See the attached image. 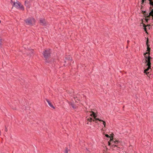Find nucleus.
I'll list each match as a JSON object with an SVG mask.
<instances>
[{
  "label": "nucleus",
  "instance_id": "nucleus-20",
  "mask_svg": "<svg viewBox=\"0 0 153 153\" xmlns=\"http://www.w3.org/2000/svg\"><path fill=\"white\" fill-rule=\"evenodd\" d=\"M2 39L0 37V46H1L2 45Z\"/></svg>",
  "mask_w": 153,
  "mask_h": 153
},
{
  "label": "nucleus",
  "instance_id": "nucleus-8",
  "mask_svg": "<svg viewBox=\"0 0 153 153\" xmlns=\"http://www.w3.org/2000/svg\"><path fill=\"white\" fill-rule=\"evenodd\" d=\"M40 23L42 25H46V22L45 19H40Z\"/></svg>",
  "mask_w": 153,
  "mask_h": 153
},
{
  "label": "nucleus",
  "instance_id": "nucleus-27",
  "mask_svg": "<svg viewBox=\"0 0 153 153\" xmlns=\"http://www.w3.org/2000/svg\"><path fill=\"white\" fill-rule=\"evenodd\" d=\"M7 131V128H6L5 129V131Z\"/></svg>",
  "mask_w": 153,
  "mask_h": 153
},
{
  "label": "nucleus",
  "instance_id": "nucleus-29",
  "mask_svg": "<svg viewBox=\"0 0 153 153\" xmlns=\"http://www.w3.org/2000/svg\"><path fill=\"white\" fill-rule=\"evenodd\" d=\"M74 61H73V62H72V63H74Z\"/></svg>",
  "mask_w": 153,
  "mask_h": 153
},
{
  "label": "nucleus",
  "instance_id": "nucleus-22",
  "mask_svg": "<svg viewBox=\"0 0 153 153\" xmlns=\"http://www.w3.org/2000/svg\"><path fill=\"white\" fill-rule=\"evenodd\" d=\"M144 30L146 32V33L147 34H148V32L147 31V29L146 27L144 28Z\"/></svg>",
  "mask_w": 153,
  "mask_h": 153
},
{
  "label": "nucleus",
  "instance_id": "nucleus-4",
  "mask_svg": "<svg viewBox=\"0 0 153 153\" xmlns=\"http://www.w3.org/2000/svg\"><path fill=\"white\" fill-rule=\"evenodd\" d=\"M91 112L92 113V114H91L90 115L91 116H93V117H94V118L95 121V123H97V120L99 121L100 122H102L103 124L104 125V127H103L105 128V125H106V123L105 122L102 120H101L100 119H99V118H96V114L93 111H91Z\"/></svg>",
  "mask_w": 153,
  "mask_h": 153
},
{
  "label": "nucleus",
  "instance_id": "nucleus-19",
  "mask_svg": "<svg viewBox=\"0 0 153 153\" xmlns=\"http://www.w3.org/2000/svg\"><path fill=\"white\" fill-rule=\"evenodd\" d=\"M149 15L152 16L153 19V10L149 13Z\"/></svg>",
  "mask_w": 153,
  "mask_h": 153
},
{
  "label": "nucleus",
  "instance_id": "nucleus-18",
  "mask_svg": "<svg viewBox=\"0 0 153 153\" xmlns=\"http://www.w3.org/2000/svg\"><path fill=\"white\" fill-rule=\"evenodd\" d=\"M120 149V147H118L117 145L116 147H115V149H114V150H119Z\"/></svg>",
  "mask_w": 153,
  "mask_h": 153
},
{
  "label": "nucleus",
  "instance_id": "nucleus-3",
  "mask_svg": "<svg viewBox=\"0 0 153 153\" xmlns=\"http://www.w3.org/2000/svg\"><path fill=\"white\" fill-rule=\"evenodd\" d=\"M24 21L27 25H32L33 24H34L36 22V20L33 17H29L24 20Z\"/></svg>",
  "mask_w": 153,
  "mask_h": 153
},
{
  "label": "nucleus",
  "instance_id": "nucleus-11",
  "mask_svg": "<svg viewBox=\"0 0 153 153\" xmlns=\"http://www.w3.org/2000/svg\"><path fill=\"white\" fill-rule=\"evenodd\" d=\"M108 145L109 146H111V148L113 150H114V149H115V147H116V145H114V144H113V143H111V142H108Z\"/></svg>",
  "mask_w": 153,
  "mask_h": 153
},
{
  "label": "nucleus",
  "instance_id": "nucleus-24",
  "mask_svg": "<svg viewBox=\"0 0 153 153\" xmlns=\"http://www.w3.org/2000/svg\"><path fill=\"white\" fill-rule=\"evenodd\" d=\"M105 136L107 137H110V136H109L108 134H105Z\"/></svg>",
  "mask_w": 153,
  "mask_h": 153
},
{
  "label": "nucleus",
  "instance_id": "nucleus-13",
  "mask_svg": "<svg viewBox=\"0 0 153 153\" xmlns=\"http://www.w3.org/2000/svg\"><path fill=\"white\" fill-rule=\"evenodd\" d=\"M11 4L13 5V6H14L17 9L18 8L19 6L18 4H16V2H13L12 0H11Z\"/></svg>",
  "mask_w": 153,
  "mask_h": 153
},
{
  "label": "nucleus",
  "instance_id": "nucleus-6",
  "mask_svg": "<svg viewBox=\"0 0 153 153\" xmlns=\"http://www.w3.org/2000/svg\"><path fill=\"white\" fill-rule=\"evenodd\" d=\"M16 4H18V8H19L20 10H24V7L23 5H22L21 3L18 1H16Z\"/></svg>",
  "mask_w": 153,
  "mask_h": 153
},
{
  "label": "nucleus",
  "instance_id": "nucleus-21",
  "mask_svg": "<svg viewBox=\"0 0 153 153\" xmlns=\"http://www.w3.org/2000/svg\"><path fill=\"white\" fill-rule=\"evenodd\" d=\"M68 149L67 148H66L65 151V153H68Z\"/></svg>",
  "mask_w": 153,
  "mask_h": 153
},
{
  "label": "nucleus",
  "instance_id": "nucleus-7",
  "mask_svg": "<svg viewBox=\"0 0 153 153\" xmlns=\"http://www.w3.org/2000/svg\"><path fill=\"white\" fill-rule=\"evenodd\" d=\"M148 41H149L148 39L147 38V40L146 41V45L147 46V51H148L147 52H149V53H149V56L150 55V52L151 49L149 47L150 45L148 44Z\"/></svg>",
  "mask_w": 153,
  "mask_h": 153
},
{
  "label": "nucleus",
  "instance_id": "nucleus-12",
  "mask_svg": "<svg viewBox=\"0 0 153 153\" xmlns=\"http://www.w3.org/2000/svg\"><path fill=\"white\" fill-rule=\"evenodd\" d=\"M45 100L46 101L48 102V104L49 105V106L51 107L52 108H53L54 109H55V107L52 104L51 102L48 99H45Z\"/></svg>",
  "mask_w": 153,
  "mask_h": 153
},
{
  "label": "nucleus",
  "instance_id": "nucleus-15",
  "mask_svg": "<svg viewBox=\"0 0 153 153\" xmlns=\"http://www.w3.org/2000/svg\"><path fill=\"white\" fill-rule=\"evenodd\" d=\"M87 120L88 121V123L87 124H88V122L89 121L90 122H91L92 121H94V120L92 119V118L89 117L88 118H87Z\"/></svg>",
  "mask_w": 153,
  "mask_h": 153
},
{
  "label": "nucleus",
  "instance_id": "nucleus-26",
  "mask_svg": "<svg viewBox=\"0 0 153 153\" xmlns=\"http://www.w3.org/2000/svg\"><path fill=\"white\" fill-rule=\"evenodd\" d=\"M129 42H130V41L129 40H127V42L128 44H129Z\"/></svg>",
  "mask_w": 153,
  "mask_h": 153
},
{
  "label": "nucleus",
  "instance_id": "nucleus-1",
  "mask_svg": "<svg viewBox=\"0 0 153 153\" xmlns=\"http://www.w3.org/2000/svg\"><path fill=\"white\" fill-rule=\"evenodd\" d=\"M145 57L146 59V62L147 63L146 66H148V67L147 68L144 70V73H146V74H148L149 73V72H148V71L149 69H151V59H152V58L149 55L148 57L146 56H145Z\"/></svg>",
  "mask_w": 153,
  "mask_h": 153
},
{
  "label": "nucleus",
  "instance_id": "nucleus-9",
  "mask_svg": "<svg viewBox=\"0 0 153 153\" xmlns=\"http://www.w3.org/2000/svg\"><path fill=\"white\" fill-rule=\"evenodd\" d=\"M113 137H112V139L111 138L110 139V142H111V143H114V145H117V144L118 143H120V141H118L117 140H116L115 141H114L113 140Z\"/></svg>",
  "mask_w": 153,
  "mask_h": 153
},
{
  "label": "nucleus",
  "instance_id": "nucleus-17",
  "mask_svg": "<svg viewBox=\"0 0 153 153\" xmlns=\"http://www.w3.org/2000/svg\"><path fill=\"white\" fill-rule=\"evenodd\" d=\"M142 23L143 24V27H144V28L146 27L147 26H148L149 28V26H150V25H146L144 24L143 23V22H142Z\"/></svg>",
  "mask_w": 153,
  "mask_h": 153
},
{
  "label": "nucleus",
  "instance_id": "nucleus-16",
  "mask_svg": "<svg viewBox=\"0 0 153 153\" xmlns=\"http://www.w3.org/2000/svg\"><path fill=\"white\" fill-rule=\"evenodd\" d=\"M25 5L26 6H29V5L28 4H29V2H27V1H25Z\"/></svg>",
  "mask_w": 153,
  "mask_h": 153
},
{
  "label": "nucleus",
  "instance_id": "nucleus-23",
  "mask_svg": "<svg viewBox=\"0 0 153 153\" xmlns=\"http://www.w3.org/2000/svg\"><path fill=\"white\" fill-rule=\"evenodd\" d=\"M149 53V52H146V53H144L143 54V55L144 56V57H145V56H145L146 55V54H149V53Z\"/></svg>",
  "mask_w": 153,
  "mask_h": 153
},
{
  "label": "nucleus",
  "instance_id": "nucleus-25",
  "mask_svg": "<svg viewBox=\"0 0 153 153\" xmlns=\"http://www.w3.org/2000/svg\"><path fill=\"white\" fill-rule=\"evenodd\" d=\"M145 0H142V1H141V2H142L141 4H143V3Z\"/></svg>",
  "mask_w": 153,
  "mask_h": 153
},
{
  "label": "nucleus",
  "instance_id": "nucleus-5",
  "mask_svg": "<svg viewBox=\"0 0 153 153\" xmlns=\"http://www.w3.org/2000/svg\"><path fill=\"white\" fill-rule=\"evenodd\" d=\"M16 4H18V8H19L20 10H24V7L23 5H22L21 3L18 1H16Z\"/></svg>",
  "mask_w": 153,
  "mask_h": 153
},
{
  "label": "nucleus",
  "instance_id": "nucleus-28",
  "mask_svg": "<svg viewBox=\"0 0 153 153\" xmlns=\"http://www.w3.org/2000/svg\"><path fill=\"white\" fill-rule=\"evenodd\" d=\"M146 21L147 22L148 21V19H146Z\"/></svg>",
  "mask_w": 153,
  "mask_h": 153
},
{
  "label": "nucleus",
  "instance_id": "nucleus-2",
  "mask_svg": "<svg viewBox=\"0 0 153 153\" xmlns=\"http://www.w3.org/2000/svg\"><path fill=\"white\" fill-rule=\"evenodd\" d=\"M51 50L49 48L44 49L43 52L42 54L46 60H47L51 56Z\"/></svg>",
  "mask_w": 153,
  "mask_h": 153
},
{
  "label": "nucleus",
  "instance_id": "nucleus-10",
  "mask_svg": "<svg viewBox=\"0 0 153 153\" xmlns=\"http://www.w3.org/2000/svg\"><path fill=\"white\" fill-rule=\"evenodd\" d=\"M65 59L68 60L69 61L68 62L70 63V64H71V63L72 61V58L71 56L70 55L66 56L65 57Z\"/></svg>",
  "mask_w": 153,
  "mask_h": 153
},
{
  "label": "nucleus",
  "instance_id": "nucleus-14",
  "mask_svg": "<svg viewBox=\"0 0 153 153\" xmlns=\"http://www.w3.org/2000/svg\"><path fill=\"white\" fill-rule=\"evenodd\" d=\"M69 105H71L73 108L74 109H76L77 108V106L75 105L74 104L72 103L71 102H69Z\"/></svg>",
  "mask_w": 153,
  "mask_h": 153
}]
</instances>
